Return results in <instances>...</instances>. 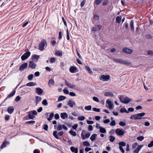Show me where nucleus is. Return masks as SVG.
Returning a JSON list of instances; mask_svg holds the SVG:
<instances>
[{
  "label": "nucleus",
  "instance_id": "nucleus-50",
  "mask_svg": "<svg viewBox=\"0 0 153 153\" xmlns=\"http://www.w3.org/2000/svg\"><path fill=\"white\" fill-rule=\"evenodd\" d=\"M56 62V59L53 57H52L50 58V62L52 63L55 62Z\"/></svg>",
  "mask_w": 153,
  "mask_h": 153
},
{
  "label": "nucleus",
  "instance_id": "nucleus-17",
  "mask_svg": "<svg viewBox=\"0 0 153 153\" xmlns=\"http://www.w3.org/2000/svg\"><path fill=\"white\" fill-rule=\"evenodd\" d=\"M39 56L36 54H34L31 56V59L32 60L34 61L35 62H37Z\"/></svg>",
  "mask_w": 153,
  "mask_h": 153
},
{
  "label": "nucleus",
  "instance_id": "nucleus-33",
  "mask_svg": "<svg viewBox=\"0 0 153 153\" xmlns=\"http://www.w3.org/2000/svg\"><path fill=\"white\" fill-rule=\"evenodd\" d=\"M16 91H14L12 93H10L7 97L6 98L7 99V98H10L11 97H13L15 94Z\"/></svg>",
  "mask_w": 153,
  "mask_h": 153
},
{
  "label": "nucleus",
  "instance_id": "nucleus-34",
  "mask_svg": "<svg viewBox=\"0 0 153 153\" xmlns=\"http://www.w3.org/2000/svg\"><path fill=\"white\" fill-rule=\"evenodd\" d=\"M54 115V114L53 113V112L51 113L50 114L49 116V117L48 118V119H47L49 121L51 120L53 118V117Z\"/></svg>",
  "mask_w": 153,
  "mask_h": 153
},
{
  "label": "nucleus",
  "instance_id": "nucleus-14",
  "mask_svg": "<svg viewBox=\"0 0 153 153\" xmlns=\"http://www.w3.org/2000/svg\"><path fill=\"white\" fill-rule=\"evenodd\" d=\"M36 92L39 95H41L43 93V90L39 88H36Z\"/></svg>",
  "mask_w": 153,
  "mask_h": 153
},
{
  "label": "nucleus",
  "instance_id": "nucleus-21",
  "mask_svg": "<svg viewBox=\"0 0 153 153\" xmlns=\"http://www.w3.org/2000/svg\"><path fill=\"white\" fill-rule=\"evenodd\" d=\"M70 149L72 152L78 153V149L77 147L75 148L74 146H71L70 147Z\"/></svg>",
  "mask_w": 153,
  "mask_h": 153
},
{
  "label": "nucleus",
  "instance_id": "nucleus-59",
  "mask_svg": "<svg viewBox=\"0 0 153 153\" xmlns=\"http://www.w3.org/2000/svg\"><path fill=\"white\" fill-rule=\"evenodd\" d=\"M93 110L96 112H99L100 111V110L99 108H93Z\"/></svg>",
  "mask_w": 153,
  "mask_h": 153
},
{
  "label": "nucleus",
  "instance_id": "nucleus-35",
  "mask_svg": "<svg viewBox=\"0 0 153 153\" xmlns=\"http://www.w3.org/2000/svg\"><path fill=\"white\" fill-rule=\"evenodd\" d=\"M36 84L34 82H30L27 83L26 85L28 86H33L36 85Z\"/></svg>",
  "mask_w": 153,
  "mask_h": 153
},
{
  "label": "nucleus",
  "instance_id": "nucleus-30",
  "mask_svg": "<svg viewBox=\"0 0 153 153\" xmlns=\"http://www.w3.org/2000/svg\"><path fill=\"white\" fill-rule=\"evenodd\" d=\"M66 97L65 96H60L58 99V101H61L64 100L66 99Z\"/></svg>",
  "mask_w": 153,
  "mask_h": 153
},
{
  "label": "nucleus",
  "instance_id": "nucleus-55",
  "mask_svg": "<svg viewBox=\"0 0 153 153\" xmlns=\"http://www.w3.org/2000/svg\"><path fill=\"white\" fill-rule=\"evenodd\" d=\"M20 99L21 97L19 96H18L16 97V98L15 99V101L18 102L20 100Z\"/></svg>",
  "mask_w": 153,
  "mask_h": 153
},
{
  "label": "nucleus",
  "instance_id": "nucleus-61",
  "mask_svg": "<svg viewBox=\"0 0 153 153\" xmlns=\"http://www.w3.org/2000/svg\"><path fill=\"white\" fill-rule=\"evenodd\" d=\"M63 92L64 94H68L69 93V91L67 89H65L63 90Z\"/></svg>",
  "mask_w": 153,
  "mask_h": 153
},
{
  "label": "nucleus",
  "instance_id": "nucleus-12",
  "mask_svg": "<svg viewBox=\"0 0 153 153\" xmlns=\"http://www.w3.org/2000/svg\"><path fill=\"white\" fill-rule=\"evenodd\" d=\"M27 63H25L21 65L19 67V70L20 71H22L26 68L27 66Z\"/></svg>",
  "mask_w": 153,
  "mask_h": 153
},
{
  "label": "nucleus",
  "instance_id": "nucleus-36",
  "mask_svg": "<svg viewBox=\"0 0 153 153\" xmlns=\"http://www.w3.org/2000/svg\"><path fill=\"white\" fill-rule=\"evenodd\" d=\"M85 68L86 69V70L88 71V73H89L90 74H91L92 73V71L91 70V69L89 66H85Z\"/></svg>",
  "mask_w": 153,
  "mask_h": 153
},
{
  "label": "nucleus",
  "instance_id": "nucleus-43",
  "mask_svg": "<svg viewBox=\"0 0 153 153\" xmlns=\"http://www.w3.org/2000/svg\"><path fill=\"white\" fill-rule=\"evenodd\" d=\"M33 74H30L28 76V79L30 81H31L32 80L33 78Z\"/></svg>",
  "mask_w": 153,
  "mask_h": 153
},
{
  "label": "nucleus",
  "instance_id": "nucleus-56",
  "mask_svg": "<svg viewBox=\"0 0 153 153\" xmlns=\"http://www.w3.org/2000/svg\"><path fill=\"white\" fill-rule=\"evenodd\" d=\"M153 146V140L151 141L150 143L148 145V147L149 148H150Z\"/></svg>",
  "mask_w": 153,
  "mask_h": 153
},
{
  "label": "nucleus",
  "instance_id": "nucleus-4",
  "mask_svg": "<svg viewBox=\"0 0 153 153\" xmlns=\"http://www.w3.org/2000/svg\"><path fill=\"white\" fill-rule=\"evenodd\" d=\"M45 46H47V42L45 40H43L39 44V49L41 51H42Z\"/></svg>",
  "mask_w": 153,
  "mask_h": 153
},
{
  "label": "nucleus",
  "instance_id": "nucleus-15",
  "mask_svg": "<svg viewBox=\"0 0 153 153\" xmlns=\"http://www.w3.org/2000/svg\"><path fill=\"white\" fill-rule=\"evenodd\" d=\"M82 132L81 134V136L82 137V139L84 140L86 138H88L90 136V134L88 133H86L85 135H84L82 133Z\"/></svg>",
  "mask_w": 153,
  "mask_h": 153
},
{
  "label": "nucleus",
  "instance_id": "nucleus-47",
  "mask_svg": "<svg viewBox=\"0 0 153 153\" xmlns=\"http://www.w3.org/2000/svg\"><path fill=\"white\" fill-rule=\"evenodd\" d=\"M120 126H125L126 125V123L122 121H120L119 123Z\"/></svg>",
  "mask_w": 153,
  "mask_h": 153
},
{
  "label": "nucleus",
  "instance_id": "nucleus-10",
  "mask_svg": "<svg viewBox=\"0 0 153 153\" xmlns=\"http://www.w3.org/2000/svg\"><path fill=\"white\" fill-rule=\"evenodd\" d=\"M65 83L66 85L69 88L73 89L75 87V85L73 83H71L65 80Z\"/></svg>",
  "mask_w": 153,
  "mask_h": 153
},
{
  "label": "nucleus",
  "instance_id": "nucleus-39",
  "mask_svg": "<svg viewBox=\"0 0 153 153\" xmlns=\"http://www.w3.org/2000/svg\"><path fill=\"white\" fill-rule=\"evenodd\" d=\"M100 131L101 133H106V130L105 128L101 127L100 128Z\"/></svg>",
  "mask_w": 153,
  "mask_h": 153
},
{
  "label": "nucleus",
  "instance_id": "nucleus-20",
  "mask_svg": "<svg viewBox=\"0 0 153 153\" xmlns=\"http://www.w3.org/2000/svg\"><path fill=\"white\" fill-rule=\"evenodd\" d=\"M42 98L41 97L36 96L35 97V102L36 105H37L41 100Z\"/></svg>",
  "mask_w": 153,
  "mask_h": 153
},
{
  "label": "nucleus",
  "instance_id": "nucleus-40",
  "mask_svg": "<svg viewBox=\"0 0 153 153\" xmlns=\"http://www.w3.org/2000/svg\"><path fill=\"white\" fill-rule=\"evenodd\" d=\"M69 132L70 134L73 136H75L76 135V132L72 130H71Z\"/></svg>",
  "mask_w": 153,
  "mask_h": 153
},
{
  "label": "nucleus",
  "instance_id": "nucleus-58",
  "mask_svg": "<svg viewBox=\"0 0 153 153\" xmlns=\"http://www.w3.org/2000/svg\"><path fill=\"white\" fill-rule=\"evenodd\" d=\"M147 54L148 55L153 56V51H147Z\"/></svg>",
  "mask_w": 153,
  "mask_h": 153
},
{
  "label": "nucleus",
  "instance_id": "nucleus-49",
  "mask_svg": "<svg viewBox=\"0 0 153 153\" xmlns=\"http://www.w3.org/2000/svg\"><path fill=\"white\" fill-rule=\"evenodd\" d=\"M63 35V32L61 31H60L59 32V36L58 38H62V36Z\"/></svg>",
  "mask_w": 153,
  "mask_h": 153
},
{
  "label": "nucleus",
  "instance_id": "nucleus-18",
  "mask_svg": "<svg viewBox=\"0 0 153 153\" xmlns=\"http://www.w3.org/2000/svg\"><path fill=\"white\" fill-rule=\"evenodd\" d=\"M106 103L108 105V108L110 109H113L112 104L111 101L107 100L106 101Z\"/></svg>",
  "mask_w": 153,
  "mask_h": 153
},
{
  "label": "nucleus",
  "instance_id": "nucleus-64",
  "mask_svg": "<svg viewBox=\"0 0 153 153\" xmlns=\"http://www.w3.org/2000/svg\"><path fill=\"white\" fill-rule=\"evenodd\" d=\"M93 99L94 101L96 102H99V100L97 97H93Z\"/></svg>",
  "mask_w": 153,
  "mask_h": 153
},
{
  "label": "nucleus",
  "instance_id": "nucleus-13",
  "mask_svg": "<svg viewBox=\"0 0 153 153\" xmlns=\"http://www.w3.org/2000/svg\"><path fill=\"white\" fill-rule=\"evenodd\" d=\"M68 105L71 108H73L74 106L76 105L75 102L72 100H69L68 102Z\"/></svg>",
  "mask_w": 153,
  "mask_h": 153
},
{
  "label": "nucleus",
  "instance_id": "nucleus-24",
  "mask_svg": "<svg viewBox=\"0 0 153 153\" xmlns=\"http://www.w3.org/2000/svg\"><path fill=\"white\" fill-rule=\"evenodd\" d=\"M14 110V109L13 106H10L8 108L7 111L8 113L11 114L13 113Z\"/></svg>",
  "mask_w": 153,
  "mask_h": 153
},
{
  "label": "nucleus",
  "instance_id": "nucleus-31",
  "mask_svg": "<svg viewBox=\"0 0 153 153\" xmlns=\"http://www.w3.org/2000/svg\"><path fill=\"white\" fill-rule=\"evenodd\" d=\"M122 17L121 16H117L116 18V22L118 23H120Z\"/></svg>",
  "mask_w": 153,
  "mask_h": 153
},
{
  "label": "nucleus",
  "instance_id": "nucleus-46",
  "mask_svg": "<svg viewBox=\"0 0 153 153\" xmlns=\"http://www.w3.org/2000/svg\"><path fill=\"white\" fill-rule=\"evenodd\" d=\"M42 103L45 106H47L48 105V102L46 99H44L43 100Z\"/></svg>",
  "mask_w": 153,
  "mask_h": 153
},
{
  "label": "nucleus",
  "instance_id": "nucleus-9",
  "mask_svg": "<svg viewBox=\"0 0 153 153\" xmlns=\"http://www.w3.org/2000/svg\"><path fill=\"white\" fill-rule=\"evenodd\" d=\"M116 134L118 136H123L124 134V131L122 129L120 128H117L115 130Z\"/></svg>",
  "mask_w": 153,
  "mask_h": 153
},
{
  "label": "nucleus",
  "instance_id": "nucleus-57",
  "mask_svg": "<svg viewBox=\"0 0 153 153\" xmlns=\"http://www.w3.org/2000/svg\"><path fill=\"white\" fill-rule=\"evenodd\" d=\"M43 128L45 131H47L48 128V126L47 124H45L43 125Z\"/></svg>",
  "mask_w": 153,
  "mask_h": 153
},
{
  "label": "nucleus",
  "instance_id": "nucleus-38",
  "mask_svg": "<svg viewBox=\"0 0 153 153\" xmlns=\"http://www.w3.org/2000/svg\"><path fill=\"white\" fill-rule=\"evenodd\" d=\"M83 145L85 146H89L90 144L88 141H85L83 142Z\"/></svg>",
  "mask_w": 153,
  "mask_h": 153
},
{
  "label": "nucleus",
  "instance_id": "nucleus-6",
  "mask_svg": "<svg viewBox=\"0 0 153 153\" xmlns=\"http://www.w3.org/2000/svg\"><path fill=\"white\" fill-rule=\"evenodd\" d=\"M31 54L29 51H27L21 57L22 61H24L28 59Z\"/></svg>",
  "mask_w": 153,
  "mask_h": 153
},
{
  "label": "nucleus",
  "instance_id": "nucleus-52",
  "mask_svg": "<svg viewBox=\"0 0 153 153\" xmlns=\"http://www.w3.org/2000/svg\"><path fill=\"white\" fill-rule=\"evenodd\" d=\"M102 0H95V3L96 5H99L101 2Z\"/></svg>",
  "mask_w": 153,
  "mask_h": 153
},
{
  "label": "nucleus",
  "instance_id": "nucleus-2",
  "mask_svg": "<svg viewBox=\"0 0 153 153\" xmlns=\"http://www.w3.org/2000/svg\"><path fill=\"white\" fill-rule=\"evenodd\" d=\"M145 114L144 112H142L138 114H133L131 116L130 119H134L135 120L141 119L142 118H142V117L144 116Z\"/></svg>",
  "mask_w": 153,
  "mask_h": 153
},
{
  "label": "nucleus",
  "instance_id": "nucleus-5",
  "mask_svg": "<svg viewBox=\"0 0 153 153\" xmlns=\"http://www.w3.org/2000/svg\"><path fill=\"white\" fill-rule=\"evenodd\" d=\"M37 113L35 110H33L28 112V117L30 119H33L35 117L33 116L37 115Z\"/></svg>",
  "mask_w": 153,
  "mask_h": 153
},
{
  "label": "nucleus",
  "instance_id": "nucleus-60",
  "mask_svg": "<svg viewBox=\"0 0 153 153\" xmlns=\"http://www.w3.org/2000/svg\"><path fill=\"white\" fill-rule=\"evenodd\" d=\"M93 18L97 20H98L99 19V16L96 14H95L94 15Z\"/></svg>",
  "mask_w": 153,
  "mask_h": 153
},
{
  "label": "nucleus",
  "instance_id": "nucleus-45",
  "mask_svg": "<svg viewBox=\"0 0 153 153\" xmlns=\"http://www.w3.org/2000/svg\"><path fill=\"white\" fill-rule=\"evenodd\" d=\"M119 146H124L126 145V143L123 141L119 142Z\"/></svg>",
  "mask_w": 153,
  "mask_h": 153
},
{
  "label": "nucleus",
  "instance_id": "nucleus-19",
  "mask_svg": "<svg viewBox=\"0 0 153 153\" xmlns=\"http://www.w3.org/2000/svg\"><path fill=\"white\" fill-rule=\"evenodd\" d=\"M143 146V145H140L134 151V153H138L139 151L140 150L141 148Z\"/></svg>",
  "mask_w": 153,
  "mask_h": 153
},
{
  "label": "nucleus",
  "instance_id": "nucleus-26",
  "mask_svg": "<svg viewBox=\"0 0 153 153\" xmlns=\"http://www.w3.org/2000/svg\"><path fill=\"white\" fill-rule=\"evenodd\" d=\"M104 95L105 96H109L113 97L114 96V94L110 92H106L104 93Z\"/></svg>",
  "mask_w": 153,
  "mask_h": 153
},
{
  "label": "nucleus",
  "instance_id": "nucleus-32",
  "mask_svg": "<svg viewBox=\"0 0 153 153\" xmlns=\"http://www.w3.org/2000/svg\"><path fill=\"white\" fill-rule=\"evenodd\" d=\"M120 111L121 113H123L124 112L128 114V111H127L126 109L125 108H121L120 110Z\"/></svg>",
  "mask_w": 153,
  "mask_h": 153
},
{
  "label": "nucleus",
  "instance_id": "nucleus-42",
  "mask_svg": "<svg viewBox=\"0 0 153 153\" xmlns=\"http://www.w3.org/2000/svg\"><path fill=\"white\" fill-rule=\"evenodd\" d=\"M35 123V121L31 120L26 122L25 123L26 124H33Z\"/></svg>",
  "mask_w": 153,
  "mask_h": 153
},
{
  "label": "nucleus",
  "instance_id": "nucleus-23",
  "mask_svg": "<svg viewBox=\"0 0 153 153\" xmlns=\"http://www.w3.org/2000/svg\"><path fill=\"white\" fill-rule=\"evenodd\" d=\"M67 114L65 112L61 113L60 115L61 118L63 119H65V118L68 117Z\"/></svg>",
  "mask_w": 153,
  "mask_h": 153
},
{
  "label": "nucleus",
  "instance_id": "nucleus-3",
  "mask_svg": "<svg viewBox=\"0 0 153 153\" xmlns=\"http://www.w3.org/2000/svg\"><path fill=\"white\" fill-rule=\"evenodd\" d=\"M119 98L121 102L124 104H127L131 101V99L124 95L119 96Z\"/></svg>",
  "mask_w": 153,
  "mask_h": 153
},
{
  "label": "nucleus",
  "instance_id": "nucleus-1",
  "mask_svg": "<svg viewBox=\"0 0 153 153\" xmlns=\"http://www.w3.org/2000/svg\"><path fill=\"white\" fill-rule=\"evenodd\" d=\"M113 60L117 63H120L121 64L124 65H131V63L130 61L123 60L121 59H116L113 58L112 59Z\"/></svg>",
  "mask_w": 153,
  "mask_h": 153
},
{
  "label": "nucleus",
  "instance_id": "nucleus-16",
  "mask_svg": "<svg viewBox=\"0 0 153 153\" xmlns=\"http://www.w3.org/2000/svg\"><path fill=\"white\" fill-rule=\"evenodd\" d=\"M77 68L76 67L71 66L69 69V71L72 73H75L76 72Z\"/></svg>",
  "mask_w": 153,
  "mask_h": 153
},
{
  "label": "nucleus",
  "instance_id": "nucleus-11",
  "mask_svg": "<svg viewBox=\"0 0 153 153\" xmlns=\"http://www.w3.org/2000/svg\"><path fill=\"white\" fill-rule=\"evenodd\" d=\"M28 66L32 69H35L36 67V64L33 61H30L29 62Z\"/></svg>",
  "mask_w": 153,
  "mask_h": 153
},
{
  "label": "nucleus",
  "instance_id": "nucleus-54",
  "mask_svg": "<svg viewBox=\"0 0 153 153\" xmlns=\"http://www.w3.org/2000/svg\"><path fill=\"white\" fill-rule=\"evenodd\" d=\"M138 145V143H135L134 144H133L132 145V149H134L136 146Z\"/></svg>",
  "mask_w": 153,
  "mask_h": 153
},
{
  "label": "nucleus",
  "instance_id": "nucleus-8",
  "mask_svg": "<svg viewBox=\"0 0 153 153\" xmlns=\"http://www.w3.org/2000/svg\"><path fill=\"white\" fill-rule=\"evenodd\" d=\"M122 51L123 53H125L128 54H131L133 52V50L127 48H123Z\"/></svg>",
  "mask_w": 153,
  "mask_h": 153
},
{
  "label": "nucleus",
  "instance_id": "nucleus-37",
  "mask_svg": "<svg viewBox=\"0 0 153 153\" xmlns=\"http://www.w3.org/2000/svg\"><path fill=\"white\" fill-rule=\"evenodd\" d=\"M57 131H54L53 132V136L57 139H59V137L57 134Z\"/></svg>",
  "mask_w": 153,
  "mask_h": 153
},
{
  "label": "nucleus",
  "instance_id": "nucleus-28",
  "mask_svg": "<svg viewBox=\"0 0 153 153\" xmlns=\"http://www.w3.org/2000/svg\"><path fill=\"white\" fill-rule=\"evenodd\" d=\"M97 134H93L92 135L90 138V139L92 141H93L95 140L97 137Z\"/></svg>",
  "mask_w": 153,
  "mask_h": 153
},
{
  "label": "nucleus",
  "instance_id": "nucleus-27",
  "mask_svg": "<svg viewBox=\"0 0 153 153\" xmlns=\"http://www.w3.org/2000/svg\"><path fill=\"white\" fill-rule=\"evenodd\" d=\"M54 81L53 79H50L48 83V84L50 87H51L54 84Z\"/></svg>",
  "mask_w": 153,
  "mask_h": 153
},
{
  "label": "nucleus",
  "instance_id": "nucleus-41",
  "mask_svg": "<svg viewBox=\"0 0 153 153\" xmlns=\"http://www.w3.org/2000/svg\"><path fill=\"white\" fill-rule=\"evenodd\" d=\"M110 139L109 140L111 142H113L115 139V137H114L112 135H110L109 137Z\"/></svg>",
  "mask_w": 153,
  "mask_h": 153
},
{
  "label": "nucleus",
  "instance_id": "nucleus-7",
  "mask_svg": "<svg viewBox=\"0 0 153 153\" xmlns=\"http://www.w3.org/2000/svg\"><path fill=\"white\" fill-rule=\"evenodd\" d=\"M110 76L108 75H102L100 77V79L103 81H108L110 79Z\"/></svg>",
  "mask_w": 153,
  "mask_h": 153
},
{
  "label": "nucleus",
  "instance_id": "nucleus-22",
  "mask_svg": "<svg viewBox=\"0 0 153 153\" xmlns=\"http://www.w3.org/2000/svg\"><path fill=\"white\" fill-rule=\"evenodd\" d=\"M10 143L8 141H5V142H4L2 143L1 147V149H3L7 145L9 144Z\"/></svg>",
  "mask_w": 153,
  "mask_h": 153
},
{
  "label": "nucleus",
  "instance_id": "nucleus-51",
  "mask_svg": "<svg viewBox=\"0 0 153 153\" xmlns=\"http://www.w3.org/2000/svg\"><path fill=\"white\" fill-rule=\"evenodd\" d=\"M144 139V137L143 136H139L137 137V139L140 141H141L143 140Z\"/></svg>",
  "mask_w": 153,
  "mask_h": 153
},
{
  "label": "nucleus",
  "instance_id": "nucleus-62",
  "mask_svg": "<svg viewBox=\"0 0 153 153\" xmlns=\"http://www.w3.org/2000/svg\"><path fill=\"white\" fill-rule=\"evenodd\" d=\"M85 0H83L81 2L80 4V6L81 7H83L85 3Z\"/></svg>",
  "mask_w": 153,
  "mask_h": 153
},
{
  "label": "nucleus",
  "instance_id": "nucleus-25",
  "mask_svg": "<svg viewBox=\"0 0 153 153\" xmlns=\"http://www.w3.org/2000/svg\"><path fill=\"white\" fill-rule=\"evenodd\" d=\"M130 26L132 31H134V22L133 20H131L130 21Z\"/></svg>",
  "mask_w": 153,
  "mask_h": 153
},
{
  "label": "nucleus",
  "instance_id": "nucleus-29",
  "mask_svg": "<svg viewBox=\"0 0 153 153\" xmlns=\"http://www.w3.org/2000/svg\"><path fill=\"white\" fill-rule=\"evenodd\" d=\"M55 55L57 56H61L62 55V52L61 51H58L56 52Z\"/></svg>",
  "mask_w": 153,
  "mask_h": 153
},
{
  "label": "nucleus",
  "instance_id": "nucleus-44",
  "mask_svg": "<svg viewBox=\"0 0 153 153\" xmlns=\"http://www.w3.org/2000/svg\"><path fill=\"white\" fill-rule=\"evenodd\" d=\"M85 118V117L82 116H80L79 117H78L77 119L79 120L82 121V120H84Z\"/></svg>",
  "mask_w": 153,
  "mask_h": 153
},
{
  "label": "nucleus",
  "instance_id": "nucleus-48",
  "mask_svg": "<svg viewBox=\"0 0 153 153\" xmlns=\"http://www.w3.org/2000/svg\"><path fill=\"white\" fill-rule=\"evenodd\" d=\"M85 109L87 110H91V106L90 105L86 106L85 107Z\"/></svg>",
  "mask_w": 153,
  "mask_h": 153
},
{
  "label": "nucleus",
  "instance_id": "nucleus-53",
  "mask_svg": "<svg viewBox=\"0 0 153 153\" xmlns=\"http://www.w3.org/2000/svg\"><path fill=\"white\" fill-rule=\"evenodd\" d=\"M110 125L111 126H114L116 125V122L115 120H113L111 121Z\"/></svg>",
  "mask_w": 153,
  "mask_h": 153
},
{
  "label": "nucleus",
  "instance_id": "nucleus-63",
  "mask_svg": "<svg viewBox=\"0 0 153 153\" xmlns=\"http://www.w3.org/2000/svg\"><path fill=\"white\" fill-rule=\"evenodd\" d=\"M69 94L70 96L71 97H75L76 96V94L74 92H70Z\"/></svg>",
  "mask_w": 153,
  "mask_h": 153
}]
</instances>
